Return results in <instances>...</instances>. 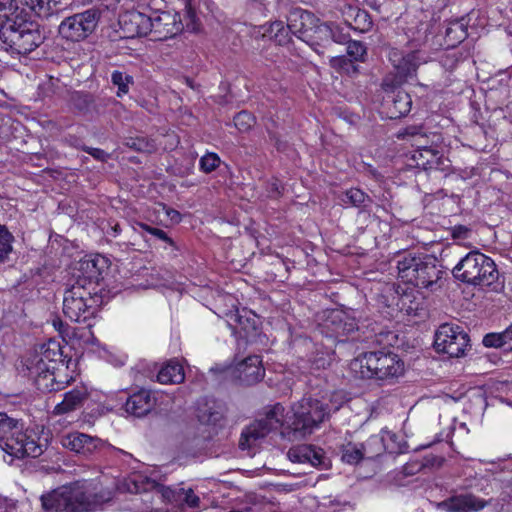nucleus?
I'll return each instance as SVG.
<instances>
[{
  "label": "nucleus",
  "mask_w": 512,
  "mask_h": 512,
  "mask_svg": "<svg viewBox=\"0 0 512 512\" xmlns=\"http://www.w3.org/2000/svg\"><path fill=\"white\" fill-rule=\"evenodd\" d=\"M45 40L39 24L17 12L12 0H0V47L12 54H29Z\"/></svg>",
  "instance_id": "1"
},
{
  "label": "nucleus",
  "mask_w": 512,
  "mask_h": 512,
  "mask_svg": "<svg viewBox=\"0 0 512 512\" xmlns=\"http://www.w3.org/2000/svg\"><path fill=\"white\" fill-rule=\"evenodd\" d=\"M110 492H95L86 480L64 485L41 497L44 512H95L110 502Z\"/></svg>",
  "instance_id": "2"
},
{
  "label": "nucleus",
  "mask_w": 512,
  "mask_h": 512,
  "mask_svg": "<svg viewBox=\"0 0 512 512\" xmlns=\"http://www.w3.org/2000/svg\"><path fill=\"white\" fill-rule=\"evenodd\" d=\"M25 366L39 391L57 392L62 382H56V370L64 366L60 342L49 339L37 345L25 360Z\"/></svg>",
  "instance_id": "3"
},
{
  "label": "nucleus",
  "mask_w": 512,
  "mask_h": 512,
  "mask_svg": "<svg viewBox=\"0 0 512 512\" xmlns=\"http://www.w3.org/2000/svg\"><path fill=\"white\" fill-rule=\"evenodd\" d=\"M340 408L341 402L333 403L330 407L325 397L322 399L303 397L291 406L290 414L284 415L286 429L295 439L303 438L318 428L331 412L338 411Z\"/></svg>",
  "instance_id": "4"
},
{
  "label": "nucleus",
  "mask_w": 512,
  "mask_h": 512,
  "mask_svg": "<svg viewBox=\"0 0 512 512\" xmlns=\"http://www.w3.org/2000/svg\"><path fill=\"white\" fill-rule=\"evenodd\" d=\"M0 448L13 459L37 458L44 452L36 435L23 430V424L16 418L0 412Z\"/></svg>",
  "instance_id": "5"
},
{
  "label": "nucleus",
  "mask_w": 512,
  "mask_h": 512,
  "mask_svg": "<svg viewBox=\"0 0 512 512\" xmlns=\"http://www.w3.org/2000/svg\"><path fill=\"white\" fill-rule=\"evenodd\" d=\"M350 368L363 379L388 380L404 373V363L399 356L384 350L360 354L351 361Z\"/></svg>",
  "instance_id": "6"
},
{
  "label": "nucleus",
  "mask_w": 512,
  "mask_h": 512,
  "mask_svg": "<svg viewBox=\"0 0 512 512\" xmlns=\"http://www.w3.org/2000/svg\"><path fill=\"white\" fill-rule=\"evenodd\" d=\"M397 269L403 282L418 288L433 289L442 277L436 258L429 255L405 253L397 260Z\"/></svg>",
  "instance_id": "7"
},
{
  "label": "nucleus",
  "mask_w": 512,
  "mask_h": 512,
  "mask_svg": "<svg viewBox=\"0 0 512 512\" xmlns=\"http://www.w3.org/2000/svg\"><path fill=\"white\" fill-rule=\"evenodd\" d=\"M453 276L474 286H492L499 278L494 261L478 250L467 253L453 268Z\"/></svg>",
  "instance_id": "8"
},
{
  "label": "nucleus",
  "mask_w": 512,
  "mask_h": 512,
  "mask_svg": "<svg viewBox=\"0 0 512 512\" xmlns=\"http://www.w3.org/2000/svg\"><path fill=\"white\" fill-rule=\"evenodd\" d=\"M284 407L277 403L270 407L263 417L247 426L241 433L239 446L241 449H251L270 432L285 426Z\"/></svg>",
  "instance_id": "9"
},
{
  "label": "nucleus",
  "mask_w": 512,
  "mask_h": 512,
  "mask_svg": "<svg viewBox=\"0 0 512 512\" xmlns=\"http://www.w3.org/2000/svg\"><path fill=\"white\" fill-rule=\"evenodd\" d=\"M284 407L277 403L270 407L263 417L247 426L241 433L239 446L241 449H251L270 432L285 426Z\"/></svg>",
  "instance_id": "10"
},
{
  "label": "nucleus",
  "mask_w": 512,
  "mask_h": 512,
  "mask_svg": "<svg viewBox=\"0 0 512 512\" xmlns=\"http://www.w3.org/2000/svg\"><path fill=\"white\" fill-rule=\"evenodd\" d=\"M94 288L86 287L81 280H76L66 289L63 298V313L74 322L86 321L93 315L92 291Z\"/></svg>",
  "instance_id": "11"
},
{
  "label": "nucleus",
  "mask_w": 512,
  "mask_h": 512,
  "mask_svg": "<svg viewBox=\"0 0 512 512\" xmlns=\"http://www.w3.org/2000/svg\"><path fill=\"white\" fill-rule=\"evenodd\" d=\"M314 21L315 17L312 13L295 10L290 14L287 26L282 21L272 22L263 35L268 36L278 45H283L289 41V32L299 37L304 36L312 28L311 25Z\"/></svg>",
  "instance_id": "12"
},
{
  "label": "nucleus",
  "mask_w": 512,
  "mask_h": 512,
  "mask_svg": "<svg viewBox=\"0 0 512 512\" xmlns=\"http://www.w3.org/2000/svg\"><path fill=\"white\" fill-rule=\"evenodd\" d=\"M100 19L98 9L90 8L84 12L66 17L59 25V34L70 41L87 38L96 29Z\"/></svg>",
  "instance_id": "13"
},
{
  "label": "nucleus",
  "mask_w": 512,
  "mask_h": 512,
  "mask_svg": "<svg viewBox=\"0 0 512 512\" xmlns=\"http://www.w3.org/2000/svg\"><path fill=\"white\" fill-rule=\"evenodd\" d=\"M468 334L458 325L442 324L435 333L434 347L450 357L464 356L469 347Z\"/></svg>",
  "instance_id": "14"
},
{
  "label": "nucleus",
  "mask_w": 512,
  "mask_h": 512,
  "mask_svg": "<svg viewBox=\"0 0 512 512\" xmlns=\"http://www.w3.org/2000/svg\"><path fill=\"white\" fill-rule=\"evenodd\" d=\"M321 327L326 336L339 341H344L343 337L350 336L358 329L356 319L342 310L328 311Z\"/></svg>",
  "instance_id": "15"
},
{
  "label": "nucleus",
  "mask_w": 512,
  "mask_h": 512,
  "mask_svg": "<svg viewBox=\"0 0 512 512\" xmlns=\"http://www.w3.org/2000/svg\"><path fill=\"white\" fill-rule=\"evenodd\" d=\"M382 450V444L377 436L370 437L365 443L349 442L341 446V459L348 464H357L364 457L369 459L379 455Z\"/></svg>",
  "instance_id": "16"
},
{
  "label": "nucleus",
  "mask_w": 512,
  "mask_h": 512,
  "mask_svg": "<svg viewBox=\"0 0 512 512\" xmlns=\"http://www.w3.org/2000/svg\"><path fill=\"white\" fill-rule=\"evenodd\" d=\"M150 33L156 39L172 38L183 30V24L177 14L161 12L150 16Z\"/></svg>",
  "instance_id": "17"
},
{
  "label": "nucleus",
  "mask_w": 512,
  "mask_h": 512,
  "mask_svg": "<svg viewBox=\"0 0 512 512\" xmlns=\"http://www.w3.org/2000/svg\"><path fill=\"white\" fill-rule=\"evenodd\" d=\"M128 490L140 495L134 499V502L142 501L145 503L146 507L139 509L140 512H151L155 499H161L164 496L154 481L147 480L144 483V479L141 476H136L131 480L128 484Z\"/></svg>",
  "instance_id": "18"
},
{
  "label": "nucleus",
  "mask_w": 512,
  "mask_h": 512,
  "mask_svg": "<svg viewBox=\"0 0 512 512\" xmlns=\"http://www.w3.org/2000/svg\"><path fill=\"white\" fill-rule=\"evenodd\" d=\"M119 24L128 38L146 36L150 33V16L139 11H128L120 15Z\"/></svg>",
  "instance_id": "19"
},
{
  "label": "nucleus",
  "mask_w": 512,
  "mask_h": 512,
  "mask_svg": "<svg viewBox=\"0 0 512 512\" xmlns=\"http://www.w3.org/2000/svg\"><path fill=\"white\" fill-rule=\"evenodd\" d=\"M234 373L241 382L252 385L263 379L265 369L260 356L251 355L237 363Z\"/></svg>",
  "instance_id": "20"
},
{
  "label": "nucleus",
  "mask_w": 512,
  "mask_h": 512,
  "mask_svg": "<svg viewBox=\"0 0 512 512\" xmlns=\"http://www.w3.org/2000/svg\"><path fill=\"white\" fill-rule=\"evenodd\" d=\"M61 444L70 451L87 456L96 451L101 446L102 441L98 437L72 432L62 437Z\"/></svg>",
  "instance_id": "21"
},
{
  "label": "nucleus",
  "mask_w": 512,
  "mask_h": 512,
  "mask_svg": "<svg viewBox=\"0 0 512 512\" xmlns=\"http://www.w3.org/2000/svg\"><path fill=\"white\" fill-rule=\"evenodd\" d=\"M156 405L152 391L140 389L130 395L125 402V411L135 417H143L150 413Z\"/></svg>",
  "instance_id": "22"
},
{
  "label": "nucleus",
  "mask_w": 512,
  "mask_h": 512,
  "mask_svg": "<svg viewBox=\"0 0 512 512\" xmlns=\"http://www.w3.org/2000/svg\"><path fill=\"white\" fill-rule=\"evenodd\" d=\"M347 55L349 60L345 56H331L330 65L333 68L349 72V68H352L353 72L357 71V68L352 64V61L364 62L367 55L366 46L356 40H350L347 44Z\"/></svg>",
  "instance_id": "23"
},
{
  "label": "nucleus",
  "mask_w": 512,
  "mask_h": 512,
  "mask_svg": "<svg viewBox=\"0 0 512 512\" xmlns=\"http://www.w3.org/2000/svg\"><path fill=\"white\" fill-rule=\"evenodd\" d=\"M105 263V257L100 255L81 260L78 267L80 274L77 280H81L82 283L89 288H91L92 285H96L101 278Z\"/></svg>",
  "instance_id": "24"
},
{
  "label": "nucleus",
  "mask_w": 512,
  "mask_h": 512,
  "mask_svg": "<svg viewBox=\"0 0 512 512\" xmlns=\"http://www.w3.org/2000/svg\"><path fill=\"white\" fill-rule=\"evenodd\" d=\"M487 502L472 494L460 495L440 503L438 506L448 512H473L483 509Z\"/></svg>",
  "instance_id": "25"
},
{
  "label": "nucleus",
  "mask_w": 512,
  "mask_h": 512,
  "mask_svg": "<svg viewBox=\"0 0 512 512\" xmlns=\"http://www.w3.org/2000/svg\"><path fill=\"white\" fill-rule=\"evenodd\" d=\"M12 3L16 5L17 12L26 17L28 10L38 17L48 18L57 10L60 0H12Z\"/></svg>",
  "instance_id": "26"
},
{
  "label": "nucleus",
  "mask_w": 512,
  "mask_h": 512,
  "mask_svg": "<svg viewBox=\"0 0 512 512\" xmlns=\"http://www.w3.org/2000/svg\"><path fill=\"white\" fill-rule=\"evenodd\" d=\"M198 421L203 425H217L224 418V407L213 399H203L198 402Z\"/></svg>",
  "instance_id": "27"
},
{
  "label": "nucleus",
  "mask_w": 512,
  "mask_h": 512,
  "mask_svg": "<svg viewBox=\"0 0 512 512\" xmlns=\"http://www.w3.org/2000/svg\"><path fill=\"white\" fill-rule=\"evenodd\" d=\"M259 319L252 311L242 309L237 310L235 313L230 314L229 323L238 330L239 333H243L244 337L249 338L256 334Z\"/></svg>",
  "instance_id": "28"
},
{
  "label": "nucleus",
  "mask_w": 512,
  "mask_h": 512,
  "mask_svg": "<svg viewBox=\"0 0 512 512\" xmlns=\"http://www.w3.org/2000/svg\"><path fill=\"white\" fill-rule=\"evenodd\" d=\"M427 144L423 143L416 147L417 149L412 154V160L419 168L438 169L442 165V155L437 149L429 147Z\"/></svg>",
  "instance_id": "29"
},
{
  "label": "nucleus",
  "mask_w": 512,
  "mask_h": 512,
  "mask_svg": "<svg viewBox=\"0 0 512 512\" xmlns=\"http://www.w3.org/2000/svg\"><path fill=\"white\" fill-rule=\"evenodd\" d=\"M87 397L88 392L85 387H76L64 394L62 402L54 407L53 413L63 415L75 411L82 407Z\"/></svg>",
  "instance_id": "30"
},
{
  "label": "nucleus",
  "mask_w": 512,
  "mask_h": 512,
  "mask_svg": "<svg viewBox=\"0 0 512 512\" xmlns=\"http://www.w3.org/2000/svg\"><path fill=\"white\" fill-rule=\"evenodd\" d=\"M288 457L293 462H310L312 465L322 463L321 451L308 445L291 448L288 451Z\"/></svg>",
  "instance_id": "31"
},
{
  "label": "nucleus",
  "mask_w": 512,
  "mask_h": 512,
  "mask_svg": "<svg viewBox=\"0 0 512 512\" xmlns=\"http://www.w3.org/2000/svg\"><path fill=\"white\" fill-rule=\"evenodd\" d=\"M183 367L178 362H169L157 374V381L161 384H179L184 381Z\"/></svg>",
  "instance_id": "32"
},
{
  "label": "nucleus",
  "mask_w": 512,
  "mask_h": 512,
  "mask_svg": "<svg viewBox=\"0 0 512 512\" xmlns=\"http://www.w3.org/2000/svg\"><path fill=\"white\" fill-rule=\"evenodd\" d=\"M316 32L320 35H326V44L332 45V43L348 44L350 41L349 35L343 33L338 26L320 23L316 27Z\"/></svg>",
  "instance_id": "33"
},
{
  "label": "nucleus",
  "mask_w": 512,
  "mask_h": 512,
  "mask_svg": "<svg viewBox=\"0 0 512 512\" xmlns=\"http://www.w3.org/2000/svg\"><path fill=\"white\" fill-rule=\"evenodd\" d=\"M412 100L406 92H398L389 106V117L400 118L411 110Z\"/></svg>",
  "instance_id": "34"
},
{
  "label": "nucleus",
  "mask_w": 512,
  "mask_h": 512,
  "mask_svg": "<svg viewBox=\"0 0 512 512\" xmlns=\"http://www.w3.org/2000/svg\"><path fill=\"white\" fill-rule=\"evenodd\" d=\"M397 138L410 141L412 146L418 147L423 143H428L427 135L422 125H410L398 131Z\"/></svg>",
  "instance_id": "35"
},
{
  "label": "nucleus",
  "mask_w": 512,
  "mask_h": 512,
  "mask_svg": "<svg viewBox=\"0 0 512 512\" xmlns=\"http://www.w3.org/2000/svg\"><path fill=\"white\" fill-rule=\"evenodd\" d=\"M428 26L429 25L427 22H422V21L413 19L403 29H404V32H405L407 38L411 42L420 44L426 40Z\"/></svg>",
  "instance_id": "36"
},
{
  "label": "nucleus",
  "mask_w": 512,
  "mask_h": 512,
  "mask_svg": "<svg viewBox=\"0 0 512 512\" xmlns=\"http://www.w3.org/2000/svg\"><path fill=\"white\" fill-rule=\"evenodd\" d=\"M111 82L117 87V96L122 97L129 92V87L134 83L131 75L121 71H113L111 74Z\"/></svg>",
  "instance_id": "37"
},
{
  "label": "nucleus",
  "mask_w": 512,
  "mask_h": 512,
  "mask_svg": "<svg viewBox=\"0 0 512 512\" xmlns=\"http://www.w3.org/2000/svg\"><path fill=\"white\" fill-rule=\"evenodd\" d=\"M446 37L451 45L462 42L467 37V31L460 21L452 22L446 29Z\"/></svg>",
  "instance_id": "38"
},
{
  "label": "nucleus",
  "mask_w": 512,
  "mask_h": 512,
  "mask_svg": "<svg viewBox=\"0 0 512 512\" xmlns=\"http://www.w3.org/2000/svg\"><path fill=\"white\" fill-rule=\"evenodd\" d=\"M505 336H506L505 330L500 333H496V332L488 333L483 337L482 343L485 347L502 348L505 351H509L508 350V341Z\"/></svg>",
  "instance_id": "39"
},
{
  "label": "nucleus",
  "mask_w": 512,
  "mask_h": 512,
  "mask_svg": "<svg viewBox=\"0 0 512 512\" xmlns=\"http://www.w3.org/2000/svg\"><path fill=\"white\" fill-rule=\"evenodd\" d=\"M13 235L0 225V262L4 261L12 251Z\"/></svg>",
  "instance_id": "40"
},
{
  "label": "nucleus",
  "mask_w": 512,
  "mask_h": 512,
  "mask_svg": "<svg viewBox=\"0 0 512 512\" xmlns=\"http://www.w3.org/2000/svg\"><path fill=\"white\" fill-rule=\"evenodd\" d=\"M177 500L184 503L190 509H197L200 506V498L192 489H179L177 492Z\"/></svg>",
  "instance_id": "41"
},
{
  "label": "nucleus",
  "mask_w": 512,
  "mask_h": 512,
  "mask_svg": "<svg viewBox=\"0 0 512 512\" xmlns=\"http://www.w3.org/2000/svg\"><path fill=\"white\" fill-rule=\"evenodd\" d=\"M316 22H318V19L315 18V21L311 25L312 28L308 31V32L313 31V35H310L313 39L312 43H311V47L318 54H324V50H322V48L329 49L330 45L326 44V35H320L316 32V27L319 25V24H316Z\"/></svg>",
  "instance_id": "42"
},
{
  "label": "nucleus",
  "mask_w": 512,
  "mask_h": 512,
  "mask_svg": "<svg viewBox=\"0 0 512 512\" xmlns=\"http://www.w3.org/2000/svg\"><path fill=\"white\" fill-rule=\"evenodd\" d=\"M127 145L137 151L151 153L156 150V143L154 140L145 137H138L130 139Z\"/></svg>",
  "instance_id": "43"
},
{
  "label": "nucleus",
  "mask_w": 512,
  "mask_h": 512,
  "mask_svg": "<svg viewBox=\"0 0 512 512\" xmlns=\"http://www.w3.org/2000/svg\"><path fill=\"white\" fill-rule=\"evenodd\" d=\"M254 123V116L246 111H241L234 117V125L240 132L248 131Z\"/></svg>",
  "instance_id": "44"
},
{
  "label": "nucleus",
  "mask_w": 512,
  "mask_h": 512,
  "mask_svg": "<svg viewBox=\"0 0 512 512\" xmlns=\"http://www.w3.org/2000/svg\"><path fill=\"white\" fill-rule=\"evenodd\" d=\"M220 164V158L216 153H207L200 159V168L205 173L214 171Z\"/></svg>",
  "instance_id": "45"
},
{
  "label": "nucleus",
  "mask_w": 512,
  "mask_h": 512,
  "mask_svg": "<svg viewBox=\"0 0 512 512\" xmlns=\"http://www.w3.org/2000/svg\"><path fill=\"white\" fill-rule=\"evenodd\" d=\"M347 201L355 207L365 206V202L369 197L360 189L351 188L346 192Z\"/></svg>",
  "instance_id": "46"
},
{
  "label": "nucleus",
  "mask_w": 512,
  "mask_h": 512,
  "mask_svg": "<svg viewBox=\"0 0 512 512\" xmlns=\"http://www.w3.org/2000/svg\"><path fill=\"white\" fill-rule=\"evenodd\" d=\"M137 225L143 231H146L149 234L157 237L158 239L165 241L171 247H176L175 242L162 229L151 227V226H149V225H147L145 223H137Z\"/></svg>",
  "instance_id": "47"
},
{
  "label": "nucleus",
  "mask_w": 512,
  "mask_h": 512,
  "mask_svg": "<svg viewBox=\"0 0 512 512\" xmlns=\"http://www.w3.org/2000/svg\"><path fill=\"white\" fill-rule=\"evenodd\" d=\"M83 151L87 152L88 154H90L94 159L96 160H99V161H106L109 157L108 153H106L104 150L102 149H99V148H92V147H88V146H81L80 147Z\"/></svg>",
  "instance_id": "48"
},
{
  "label": "nucleus",
  "mask_w": 512,
  "mask_h": 512,
  "mask_svg": "<svg viewBox=\"0 0 512 512\" xmlns=\"http://www.w3.org/2000/svg\"><path fill=\"white\" fill-rule=\"evenodd\" d=\"M469 234L470 229L463 225L455 226L452 230V237L454 239H466Z\"/></svg>",
  "instance_id": "49"
},
{
  "label": "nucleus",
  "mask_w": 512,
  "mask_h": 512,
  "mask_svg": "<svg viewBox=\"0 0 512 512\" xmlns=\"http://www.w3.org/2000/svg\"><path fill=\"white\" fill-rule=\"evenodd\" d=\"M344 401H345L344 393L342 391H335L331 394L329 402H327V403L331 407L333 403L341 402V405H342L344 403Z\"/></svg>",
  "instance_id": "50"
},
{
  "label": "nucleus",
  "mask_w": 512,
  "mask_h": 512,
  "mask_svg": "<svg viewBox=\"0 0 512 512\" xmlns=\"http://www.w3.org/2000/svg\"><path fill=\"white\" fill-rule=\"evenodd\" d=\"M56 382H62L61 383V387L59 386V389L57 391H60V390H63L69 383H70V380L71 379H67L65 377V379L61 376V371L59 369V367H57V370H56Z\"/></svg>",
  "instance_id": "51"
},
{
  "label": "nucleus",
  "mask_w": 512,
  "mask_h": 512,
  "mask_svg": "<svg viewBox=\"0 0 512 512\" xmlns=\"http://www.w3.org/2000/svg\"><path fill=\"white\" fill-rule=\"evenodd\" d=\"M186 14H187V17L189 18V20L191 22V23H187V28L191 29L193 31L196 30L195 14H194V12L191 10V8H188L187 11H186Z\"/></svg>",
  "instance_id": "52"
},
{
  "label": "nucleus",
  "mask_w": 512,
  "mask_h": 512,
  "mask_svg": "<svg viewBox=\"0 0 512 512\" xmlns=\"http://www.w3.org/2000/svg\"><path fill=\"white\" fill-rule=\"evenodd\" d=\"M505 333L508 341V350L512 351V323L505 329Z\"/></svg>",
  "instance_id": "53"
},
{
  "label": "nucleus",
  "mask_w": 512,
  "mask_h": 512,
  "mask_svg": "<svg viewBox=\"0 0 512 512\" xmlns=\"http://www.w3.org/2000/svg\"><path fill=\"white\" fill-rule=\"evenodd\" d=\"M328 364H329V362L324 358H320L314 362L316 369L325 368V366Z\"/></svg>",
  "instance_id": "54"
},
{
  "label": "nucleus",
  "mask_w": 512,
  "mask_h": 512,
  "mask_svg": "<svg viewBox=\"0 0 512 512\" xmlns=\"http://www.w3.org/2000/svg\"><path fill=\"white\" fill-rule=\"evenodd\" d=\"M405 471H406L408 474H412V473H414V469H413L412 465H409V466L405 467Z\"/></svg>",
  "instance_id": "55"
},
{
  "label": "nucleus",
  "mask_w": 512,
  "mask_h": 512,
  "mask_svg": "<svg viewBox=\"0 0 512 512\" xmlns=\"http://www.w3.org/2000/svg\"><path fill=\"white\" fill-rule=\"evenodd\" d=\"M417 310H418V306H416V307L409 306V307L407 308V311H408L409 313H410V312H415V313H416V311H417Z\"/></svg>",
  "instance_id": "56"
},
{
  "label": "nucleus",
  "mask_w": 512,
  "mask_h": 512,
  "mask_svg": "<svg viewBox=\"0 0 512 512\" xmlns=\"http://www.w3.org/2000/svg\"><path fill=\"white\" fill-rule=\"evenodd\" d=\"M113 230H114V232H115V235H117V233L119 232L118 225H115V226L113 227Z\"/></svg>",
  "instance_id": "57"
},
{
  "label": "nucleus",
  "mask_w": 512,
  "mask_h": 512,
  "mask_svg": "<svg viewBox=\"0 0 512 512\" xmlns=\"http://www.w3.org/2000/svg\"><path fill=\"white\" fill-rule=\"evenodd\" d=\"M412 71H415V67H412V68H410V67H409V68L406 70V72H407L408 74H409V73H411Z\"/></svg>",
  "instance_id": "58"
},
{
  "label": "nucleus",
  "mask_w": 512,
  "mask_h": 512,
  "mask_svg": "<svg viewBox=\"0 0 512 512\" xmlns=\"http://www.w3.org/2000/svg\"><path fill=\"white\" fill-rule=\"evenodd\" d=\"M360 16H363L364 18H366V17H367V14H366V13H362V14H359V13H358V14H357V17H360Z\"/></svg>",
  "instance_id": "59"
},
{
  "label": "nucleus",
  "mask_w": 512,
  "mask_h": 512,
  "mask_svg": "<svg viewBox=\"0 0 512 512\" xmlns=\"http://www.w3.org/2000/svg\"><path fill=\"white\" fill-rule=\"evenodd\" d=\"M406 299H407V297L402 298V304H403V306H404V305H406Z\"/></svg>",
  "instance_id": "60"
},
{
  "label": "nucleus",
  "mask_w": 512,
  "mask_h": 512,
  "mask_svg": "<svg viewBox=\"0 0 512 512\" xmlns=\"http://www.w3.org/2000/svg\"><path fill=\"white\" fill-rule=\"evenodd\" d=\"M173 214L179 217V213L177 211H173Z\"/></svg>",
  "instance_id": "61"
},
{
  "label": "nucleus",
  "mask_w": 512,
  "mask_h": 512,
  "mask_svg": "<svg viewBox=\"0 0 512 512\" xmlns=\"http://www.w3.org/2000/svg\"><path fill=\"white\" fill-rule=\"evenodd\" d=\"M0 512H3V507L1 504H0Z\"/></svg>",
  "instance_id": "62"
},
{
  "label": "nucleus",
  "mask_w": 512,
  "mask_h": 512,
  "mask_svg": "<svg viewBox=\"0 0 512 512\" xmlns=\"http://www.w3.org/2000/svg\"><path fill=\"white\" fill-rule=\"evenodd\" d=\"M512 402V400L508 401L507 403L510 404Z\"/></svg>",
  "instance_id": "63"
}]
</instances>
